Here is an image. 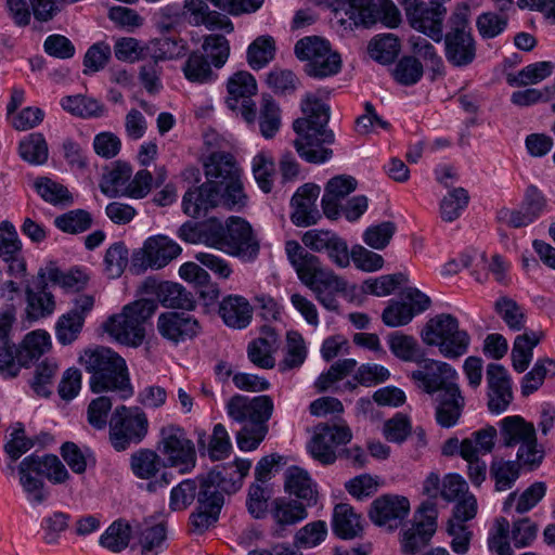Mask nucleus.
I'll list each match as a JSON object with an SVG mask.
<instances>
[{
    "mask_svg": "<svg viewBox=\"0 0 555 555\" xmlns=\"http://www.w3.org/2000/svg\"><path fill=\"white\" fill-rule=\"evenodd\" d=\"M204 172L205 183L183 196L182 208L186 215L199 218L216 207L240 210L247 205L242 169L233 156L212 152L204 160Z\"/></svg>",
    "mask_w": 555,
    "mask_h": 555,
    "instance_id": "nucleus-1",
    "label": "nucleus"
},
{
    "mask_svg": "<svg viewBox=\"0 0 555 555\" xmlns=\"http://www.w3.org/2000/svg\"><path fill=\"white\" fill-rule=\"evenodd\" d=\"M179 235L186 242L203 244L244 261L254 260L259 251L255 232L250 224L240 217H230L224 224L215 218L195 228L184 224Z\"/></svg>",
    "mask_w": 555,
    "mask_h": 555,
    "instance_id": "nucleus-2",
    "label": "nucleus"
},
{
    "mask_svg": "<svg viewBox=\"0 0 555 555\" xmlns=\"http://www.w3.org/2000/svg\"><path fill=\"white\" fill-rule=\"evenodd\" d=\"M423 391L438 393L436 417L442 427L456 424L464 406V398L455 383L457 373L448 363L434 359H422L418 369L410 374Z\"/></svg>",
    "mask_w": 555,
    "mask_h": 555,
    "instance_id": "nucleus-3",
    "label": "nucleus"
},
{
    "mask_svg": "<svg viewBox=\"0 0 555 555\" xmlns=\"http://www.w3.org/2000/svg\"><path fill=\"white\" fill-rule=\"evenodd\" d=\"M77 361L91 374L89 385L93 392L115 391L122 399L133 395L126 361L114 350L106 347L86 348L79 352Z\"/></svg>",
    "mask_w": 555,
    "mask_h": 555,
    "instance_id": "nucleus-4",
    "label": "nucleus"
},
{
    "mask_svg": "<svg viewBox=\"0 0 555 555\" xmlns=\"http://www.w3.org/2000/svg\"><path fill=\"white\" fill-rule=\"evenodd\" d=\"M157 306L154 300L142 298L126 305L121 312L109 317L103 330L115 341L138 347L145 337L144 323L154 314Z\"/></svg>",
    "mask_w": 555,
    "mask_h": 555,
    "instance_id": "nucleus-5",
    "label": "nucleus"
},
{
    "mask_svg": "<svg viewBox=\"0 0 555 555\" xmlns=\"http://www.w3.org/2000/svg\"><path fill=\"white\" fill-rule=\"evenodd\" d=\"M20 483L31 504L41 503L47 492L43 477L59 483L68 478V472L55 455H29L25 457L17 468Z\"/></svg>",
    "mask_w": 555,
    "mask_h": 555,
    "instance_id": "nucleus-6",
    "label": "nucleus"
},
{
    "mask_svg": "<svg viewBox=\"0 0 555 555\" xmlns=\"http://www.w3.org/2000/svg\"><path fill=\"white\" fill-rule=\"evenodd\" d=\"M421 338L425 345L437 347L448 359L464 356L470 344L469 334L461 328L459 320L450 313L430 318L421 332Z\"/></svg>",
    "mask_w": 555,
    "mask_h": 555,
    "instance_id": "nucleus-7",
    "label": "nucleus"
},
{
    "mask_svg": "<svg viewBox=\"0 0 555 555\" xmlns=\"http://www.w3.org/2000/svg\"><path fill=\"white\" fill-rule=\"evenodd\" d=\"M443 52L447 62L455 68H465L477 56V43L472 34L466 7H456L448 22V31L443 35Z\"/></svg>",
    "mask_w": 555,
    "mask_h": 555,
    "instance_id": "nucleus-8",
    "label": "nucleus"
},
{
    "mask_svg": "<svg viewBox=\"0 0 555 555\" xmlns=\"http://www.w3.org/2000/svg\"><path fill=\"white\" fill-rule=\"evenodd\" d=\"M153 181L149 170L141 169L133 175L129 164L119 162L103 175L100 190L107 197L140 199L152 191Z\"/></svg>",
    "mask_w": 555,
    "mask_h": 555,
    "instance_id": "nucleus-9",
    "label": "nucleus"
},
{
    "mask_svg": "<svg viewBox=\"0 0 555 555\" xmlns=\"http://www.w3.org/2000/svg\"><path fill=\"white\" fill-rule=\"evenodd\" d=\"M156 450L164 464L180 473L191 472L196 465V449L186 431L179 425L167 424L159 429Z\"/></svg>",
    "mask_w": 555,
    "mask_h": 555,
    "instance_id": "nucleus-10",
    "label": "nucleus"
},
{
    "mask_svg": "<svg viewBox=\"0 0 555 555\" xmlns=\"http://www.w3.org/2000/svg\"><path fill=\"white\" fill-rule=\"evenodd\" d=\"M149 418L139 406H117L109 420V440L114 449L122 451L131 443L141 442L149 433Z\"/></svg>",
    "mask_w": 555,
    "mask_h": 555,
    "instance_id": "nucleus-11",
    "label": "nucleus"
},
{
    "mask_svg": "<svg viewBox=\"0 0 555 555\" xmlns=\"http://www.w3.org/2000/svg\"><path fill=\"white\" fill-rule=\"evenodd\" d=\"M52 347V337L48 331L37 328L28 332L17 346L12 345L7 364L0 363V374L4 378L16 377L23 367L49 353Z\"/></svg>",
    "mask_w": 555,
    "mask_h": 555,
    "instance_id": "nucleus-12",
    "label": "nucleus"
},
{
    "mask_svg": "<svg viewBox=\"0 0 555 555\" xmlns=\"http://www.w3.org/2000/svg\"><path fill=\"white\" fill-rule=\"evenodd\" d=\"M500 436L505 447L518 446L517 460L525 465H538L543 454L538 449L535 429L518 415L506 416L500 422Z\"/></svg>",
    "mask_w": 555,
    "mask_h": 555,
    "instance_id": "nucleus-13",
    "label": "nucleus"
},
{
    "mask_svg": "<svg viewBox=\"0 0 555 555\" xmlns=\"http://www.w3.org/2000/svg\"><path fill=\"white\" fill-rule=\"evenodd\" d=\"M182 253L181 246L164 234L149 236L132 254V269L137 272L147 269L159 270L168 266Z\"/></svg>",
    "mask_w": 555,
    "mask_h": 555,
    "instance_id": "nucleus-14",
    "label": "nucleus"
},
{
    "mask_svg": "<svg viewBox=\"0 0 555 555\" xmlns=\"http://www.w3.org/2000/svg\"><path fill=\"white\" fill-rule=\"evenodd\" d=\"M225 103L232 111H237L247 124L256 121V105L253 98L258 92L256 78L248 70H237L227 80Z\"/></svg>",
    "mask_w": 555,
    "mask_h": 555,
    "instance_id": "nucleus-15",
    "label": "nucleus"
},
{
    "mask_svg": "<svg viewBox=\"0 0 555 555\" xmlns=\"http://www.w3.org/2000/svg\"><path fill=\"white\" fill-rule=\"evenodd\" d=\"M438 511L434 501H424L416 511L414 524L402 533L401 548L414 554L424 547L437 529Z\"/></svg>",
    "mask_w": 555,
    "mask_h": 555,
    "instance_id": "nucleus-16",
    "label": "nucleus"
},
{
    "mask_svg": "<svg viewBox=\"0 0 555 555\" xmlns=\"http://www.w3.org/2000/svg\"><path fill=\"white\" fill-rule=\"evenodd\" d=\"M430 299L414 287H408L400 294L399 300H390L382 313V320L389 327L406 325L416 315L428 309Z\"/></svg>",
    "mask_w": 555,
    "mask_h": 555,
    "instance_id": "nucleus-17",
    "label": "nucleus"
},
{
    "mask_svg": "<svg viewBox=\"0 0 555 555\" xmlns=\"http://www.w3.org/2000/svg\"><path fill=\"white\" fill-rule=\"evenodd\" d=\"M225 410L228 416L235 422H247L253 426L266 425L272 415L273 402L268 396L248 398L236 395L227 402Z\"/></svg>",
    "mask_w": 555,
    "mask_h": 555,
    "instance_id": "nucleus-18",
    "label": "nucleus"
},
{
    "mask_svg": "<svg viewBox=\"0 0 555 555\" xmlns=\"http://www.w3.org/2000/svg\"><path fill=\"white\" fill-rule=\"evenodd\" d=\"M411 26L425 34L436 42L443 38V20L447 9L437 2L426 7L424 3H410L405 7Z\"/></svg>",
    "mask_w": 555,
    "mask_h": 555,
    "instance_id": "nucleus-19",
    "label": "nucleus"
},
{
    "mask_svg": "<svg viewBox=\"0 0 555 555\" xmlns=\"http://www.w3.org/2000/svg\"><path fill=\"white\" fill-rule=\"evenodd\" d=\"M410 513V502L405 496L387 494L376 499L371 507L372 521L388 530L397 529Z\"/></svg>",
    "mask_w": 555,
    "mask_h": 555,
    "instance_id": "nucleus-20",
    "label": "nucleus"
},
{
    "mask_svg": "<svg viewBox=\"0 0 555 555\" xmlns=\"http://www.w3.org/2000/svg\"><path fill=\"white\" fill-rule=\"evenodd\" d=\"M350 428L346 425L320 424L314 428V460L328 465L336 460V448L349 442Z\"/></svg>",
    "mask_w": 555,
    "mask_h": 555,
    "instance_id": "nucleus-21",
    "label": "nucleus"
},
{
    "mask_svg": "<svg viewBox=\"0 0 555 555\" xmlns=\"http://www.w3.org/2000/svg\"><path fill=\"white\" fill-rule=\"evenodd\" d=\"M167 467L157 450H141L131 456L132 473L140 479L149 480L151 491L170 482L169 474L166 472Z\"/></svg>",
    "mask_w": 555,
    "mask_h": 555,
    "instance_id": "nucleus-22",
    "label": "nucleus"
},
{
    "mask_svg": "<svg viewBox=\"0 0 555 555\" xmlns=\"http://www.w3.org/2000/svg\"><path fill=\"white\" fill-rule=\"evenodd\" d=\"M183 17L193 26H204L208 30H221L224 34L234 31L233 22L217 11L209 9L204 0H184Z\"/></svg>",
    "mask_w": 555,
    "mask_h": 555,
    "instance_id": "nucleus-23",
    "label": "nucleus"
},
{
    "mask_svg": "<svg viewBox=\"0 0 555 555\" xmlns=\"http://www.w3.org/2000/svg\"><path fill=\"white\" fill-rule=\"evenodd\" d=\"M488 408L494 414L507 410L513 400L509 376L501 364L491 363L487 367Z\"/></svg>",
    "mask_w": 555,
    "mask_h": 555,
    "instance_id": "nucleus-24",
    "label": "nucleus"
},
{
    "mask_svg": "<svg viewBox=\"0 0 555 555\" xmlns=\"http://www.w3.org/2000/svg\"><path fill=\"white\" fill-rule=\"evenodd\" d=\"M159 335L175 344L192 339L201 332L198 322L184 312H164L157 319Z\"/></svg>",
    "mask_w": 555,
    "mask_h": 555,
    "instance_id": "nucleus-25",
    "label": "nucleus"
},
{
    "mask_svg": "<svg viewBox=\"0 0 555 555\" xmlns=\"http://www.w3.org/2000/svg\"><path fill=\"white\" fill-rule=\"evenodd\" d=\"M250 467L249 460L237 459L233 463L212 469L206 478L201 480V485H214L221 495L224 492H236L242 487Z\"/></svg>",
    "mask_w": 555,
    "mask_h": 555,
    "instance_id": "nucleus-26",
    "label": "nucleus"
},
{
    "mask_svg": "<svg viewBox=\"0 0 555 555\" xmlns=\"http://www.w3.org/2000/svg\"><path fill=\"white\" fill-rule=\"evenodd\" d=\"M330 116V105L314 100V164H324L334 155L335 133L327 126Z\"/></svg>",
    "mask_w": 555,
    "mask_h": 555,
    "instance_id": "nucleus-27",
    "label": "nucleus"
},
{
    "mask_svg": "<svg viewBox=\"0 0 555 555\" xmlns=\"http://www.w3.org/2000/svg\"><path fill=\"white\" fill-rule=\"evenodd\" d=\"M334 15L346 28L369 26L376 22L377 11L373 0H340L332 4Z\"/></svg>",
    "mask_w": 555,
    "mask_h": 555,
    "instance_id": "nucleus-28",
    "label": "nucleus"
},
{
    "mask_svg": "<svg viewBox=\"0 0 555 555\" xmlns=\"http://www.w3.org/2000/svg\"><path fill=\"white\" fill-rule=\"evenodd\" d=\"M197 494L198 506L191 516V524L196 530L204 531L217 521L223 504V495L214 485H199Z\"/></svg>",
    "mask_w": 555,
    "mask_h": 555,
    "instance_id": "nucleus-29",
    "label": "nucleus"
},
{
    "mask_svg": "<svg viewBox=\"0 0 555 555\" xmlns=\"http://www.w3.org/2000/svg\"><path fill=\"white\" fill-rule=\"evenodd\" d=\"M142 295L152 296V300L167 308H191V295L178 283L146 280L141 288Z\"/></svg>",
    "mask_w": 555,
    "mask_h": 555,
    "instance_id": "nucleus-30",
    "label": "nucleus"
},
{
    "mask_svg": "<svg viewBox=\"0 0 555 555\" xmlns=\"http://www.w3.org/2000/svg\"><path fill=\"white\" fill-rule=\"evenodd\" d=\"M293 144L298 155L312 162V101L305 98L300 105V115L293 121Z\"/></svg>",
    "mask_w": 555,
    "mask_h": 555,
    "instance_id": "nucleus-31",
    "label": "nucleus"
},
{
    "mask_svg": "<svg viewBox=\"0 0 555 555\" xmlns=\"http://www.w3.org/2000/svg\"><path fill=\"white\" fill-rule=\"evenodd\" d=\"M7 0V10L18 25H27L30 22L31 11L39 21H48L59 10L56 0Z\"/></svg>",
    "mask_w": 555,
    "mask_h": 555,
    "instance_id": "nucleus-32",
    "label": "nucleus"
},
{
    "mask_svg": "<svg viewBox=\"0 0 555 555\" xmlns=\"http://www.w3.org/2000/svg\"><path fill=\"white\" fill-rule=\"evenodd\" d=\"M345 287V281L339 279L332 270L320 267L314 259V293L318 300L327 310L337 309L336 295L343 292Z\"/></svg>",
    "mask_w": 555,
    "mask_h": 555,
    "instance_id": "nucleus-33",
    "label": "nucleus"
},
{
    "mask_svg": "<svg viewBox=\"0 0 555 555\" xmlns=\"http://www.w3.org/2000/svg\"><path fill=\"white\" fill-rule=\"evenodd\" d=\"M280 346L279 335L271 327H263L258 338L248 346V358L261 369H272L275 364L274 354Z\"/></svg>",
    "mask_w": 555,
    "mask_h": 555,
    "instance_id": "nucleus-34",
    "label": "nucleus"
},
{
    "mask_svg": "<svg viewBox=\"0 0 555 555\" xmlns=\"http://www.w3.org/2000/svg\"><path fill=\"white\" fill-rule=\"evenodd\" d=\"M194 435L199 451H206L211 460L218 461L229 456L232 444L223 425L216 424L210 436L203 428H195Z\"/></svg>",
    "mask_w": 555,
    "mask_h": 555,
    "instance_id": "nucleus-35",
    "label": "nucleus"
},
{
    "mask_svg": "<svg viewBox=\"0 0 555 555\" xmlns=\"http://www.w3.org/2000/svg\"><path fill=\"white\" fill-rule=\"evenodd\" d=\"M220 315L229 327L242 330L251 321L253 307L243 296L230 295L221 301Z\"/></svg>",
    "mask_w": 555,
    "mask_h": 555,
    "instance_id": "nucleus-36",
    "label": "nucleus"
},
{
    "mask_svg": "<svg viewBox=\"0 0 555 555\" xmlns=\"http://www.w3.org/2000/svg\"><path fill=\"white\" fill-rule=\"evenodd\" d=\"M314 251H323L339 268L349 266L346 241L332 231H314Z\"/></svg>",
    "mask_w": 555,
    "mask_h": 555,
    "instance_id": "nucleus-37",
    "label": "nucleus"
},
{
    "mask_svg": "<svg viewBox=\"0 0 555 555\" xmlns=\"http://www.w3.org/2000/svg\"><path fill=\"white\" fill-rule=\"evenodd\" d=\"M333 530L341 539H354L363 531V518L349 504H337L333 513Z\"/></svg>",
    "mask_w": 555,
    "mask_h": 555,
    "instance_id": "nucleus-38",
    "label": "nucleus"
},
{
    "mask_svg": "<svg viewBox=\"0 0 555 555\" xmlns=\"http://www.w3.org/2000/svg\"><path fill=\"white\" fill-rule=\"evenodd\" d=\"M340 68L339 53L332 49L328 40L314 36V78L334 76Z\"/></svg>",
    "mask_w": 555,
    "mask_h": 555,
    "instance_id": "nucleus-39",
    "label": "nucleus"
},
{
    "mask_svg": "<svg viewBox=\"0 0 555 555\" xmlns=\"http://www.w3.org/2000/svg\"><path fill=\"white\" fill-rule=\"evenodd\" d=\"M26 307L24 317L29 322H36L52 315L56 309L53 294L46 288L34 291L29 287L25 291Z\"/></svg>",
    "mask_w": 555,
    "mask_h": 555,
    "instance_id": "nucleus-40",
    "label": "nucleus"
},
{
    "mask_svg": "<svg viewBox=\"0 0 555 555\" xmlns=\"http://www.w3.org/2000/svg\"><path fill=\"white\" fill-rule=\"evenodd\" d=\"M276 40L271 35L256 37L246 49V62L254 70L268 66L276 55Z\"/></svg>",
    "mask_w": 555,
    "mask_h": 555,
    "instance_id": "nucleus-41",
    "label": "nucleus"
},
{
    "mask_svg": "<svg viewBox=\"0 0 555 555\" xmlns=\"http://www.w3.org/2000/svg\"><path fill=\"white\" fill-rule=\"evenodd\" d=\"M498 431L493 426H487L474 431L462 440V459L480 457L491 453L495 446Z\"/></svg>",
    "mask_w": 555,
    "mask_h": 555,
    "instance_id": "nucleus-42",
    "label": "nucleus"
},
{
    "mask_svg": "<svg viewBox=\"0 0 555 555\" xmlns=\"http://www.w3.org/2000/svg\"><path fill=\"white\" fill-rule=\"evenodd\" d=\"M387 344L391 353L401 361L420 363L423 359L421 346L411 335L402 332L390 333Z\"/></svg>",
    "mask_w": 555,
    "mask_h": 555,
    "instance_id": "nucleus-43",
    "label": "nucleus"
},
{
    "mask_svg": "<svg viewBox=\"0 0 555 555\" xmlns=\"http://www.w3.org/2000/svg\"><path fill=\"white\" fill-rule=\"evenodd\" d=\"M211 63L205 55L193 52L189 55L182 67L183 75L186 80L193 83H211L217 80V74L212 69Z\"/></svg>",
    "mask_w": 555,
    "mask_h": 555,
    "instance_id": "nucleus-44",
    "label": "nucleus"
},
{
    "mask_svg": "<svg viewBox=\"0 0 555 555\" xmlns=\"http://www.w3.org/2000/svg\"><path fill=\"white\" fill-rule=\"evenodd\" d=\"M541 334L538 332H526L515 338L512 349L513 367L522 373L527 370L532 360L533 348L540 343Z\"/></svg>",
    "mask_w": 555,
    "mask_h": 555,
    "instance_id": "nucleus-45",
    "label": "nucleus"
},
{
    "mask_svg": "<svg viewBox=\"0 0 555 555\" xmlns=\"http://www.w3.org/2000/svg\"><path fill=\"white\" fill-rule=\"evenodd\" d=\"M254 178L264 193H269L273 186L275 175L274 157L270 151L260 150L251 160Z\"/></svg>",
    "mask_w": 555,
    "mask_h": 555,
    "instance_id": "nucleus-46",
    "label": "nucleus"
},
{
    "mask_svg": "<svg viewBox=\"0 0 555 555\" xmlns=\"http://www.w3.org/2000/svg\"><path fill=\"white\" fill-rule=\"evenodd\" d=\"M545 491L544 482H534L519 495L517 492H512L503 503V512L508 513L514 502L517 501L516 512L519 514L527 513L543 499Z\"/></svg>",
    "mask_w": 555,
    "mask_h": 555,
    "instance_id": "nucleus-47",
    "label": "nucleus"
},
{
    "mask_svg": "<svg viewBox=\"0 0 555 555\" xmlns=\"http://www.w3.org/2000/svg\"><path fill=\"white\" fill-rule=\"evenodd\" d=\"M356 366L357 361L353 359L339 360L318 377L314 386L320 392L338 391V382L343 380L347 375L353 372Z\"/></svg>",
    "mask_w": 555,
    "mask_h": 555,
    "instance_id": "nucleus-48",
    "label": "nucleus"
},
{
    "mask_svg": "<svg viewBox=\"0 0 555 555\" xmlns=\"http://www.w3.org/2000/svg\"><path fill=\"white\" fill-rule=\"evenodd\" d=\"M288 259L297 273L298 279L307 287H312V256L297 242H287Z\"/></svg>",
    "mask_w": 555,
    "mask_h": 555,
    "instance_id": "nucleus-49",
    "label": "nucleus"
},
{
    "mask_svg": "<svg viewBox=\"0 0 555 555\" xmlns=\"http://www.w3.org/2000/svg\"><path fill=\"white\" fill-rule=\"evenodd\" d=\"M202 50L206 54L205 57L211 63V65L219 69L228 62L231 53V46L225 36L209 34L203 38Z\"/></svg>",
    "mask_w": 555,
    "mask_h": 555,
    "instance_id": "nucleus-50",
    "label": "nucleus"
},
{
    "mask_svg": "<svg viewBox=\"0 0 555 555\" xmlns=\"http://www.w3.org/2000/svg\"><path fill=\"white\" fill-rule=\"evenodd\" d=\"M186 53V43L172 38L153 39L147 42V56L155 62L182 57Z\"/></svg>",
    "mask_w": 555,
    "mask_h": 555,
    "instance_id": "nucleus-51",
    "label": "nucleus"
},
{
    "mask_svg": "<svg viewBox=\"0 0 555 555\" xmlns=\"http://www.w3.org/2000/svg\"><path fill=\"white\" fill-rule=\"evenodd\" d=\"M555 65L552 62L542 61L527 65L515 75L507 76V82L511 86L535 85L547 78L554 70Z\"/></svg>",
    "mask_w": 555,
    "mask_h": 555,
    "instance_id": "nucleus-52",
    "label": "nucleus"
},
{
    "mask_svg": "<svg viewBox=\"0 0 555 555\" xmlns=\"http://www.w3.org/2000/svg\"><path fill=\"white\" fill-rule=\"evenodd\" d=\"M20 156L31 165H42L47 162L49 150L41 133H30L20 142Z\"/></svg>",
    "mask_w": 555,
    "mask_h": 555,
    "instance_id": "nucleus-53",
    "label": "nucleus"
},
{
    "mask_svg": "<svg viewBox=\"0 0 555 555\" xmlns=\"http://www.w3.org/2000/svg\"><path fill=\"white\" fill-rule=\"evenodd\" d=\"M85 322L81 317L67 311L61 314L54 325V333L57 343L62 346L74 344L82 332Z\"/></svg>",
    "mask_w": 555,
    "mask_h": 555,
    "instance_id": "nucleus-54",
    "label": "nucleus"
},
{
    "mask_svg": "<svg viewBox=\"0 0 555 555\" xmlns=\"http://www.w3.org/2000/svg\"><path fill=\"white\" fill-rule=\"evenodd\" d=\"M131 537L130 525L127 521L117 520L100 537V544L112 552H120L128 546Z\"/></svg>",
    "mask_w": 555,
    "mask_h": 555,
    "instance_id": "nucleus-55",
    "label": "nucleus"
},
{
    "mask_svg": "<svg viewBox=\"0 0 555 555\" xmlns=\"http://www.w3.org/2000/svg\"><path fill=\"white\" fill-rule=\"evenodd\" d=\"M281 124V111L279 105L270 96H263L259 114L261 135L266 139H272L279 132Z\"/></svg>",
    "mask_w": 555,
    "mask_h": 555,
    "instance_id": "nucleus-56",
    "label": "nucleus"
},
{
    "mask_svg": "<svg viewBox=\"0 0 555 555\" xmlns=\"http://www.w3.org/2000/svg\"><path fill=\"white\" fill-rule=\"evenodd\" d=\"M520 466L515 461H504L502 459L492 461L490 465V475L495 481L496 491H506L511 489L519 477Z\"/></svg>",
    "mask_w": 555,
    "mask_h": 555,
    "instance_id": "nucleus-57",
    "label": "nucleus"
},
{
    "mask_svg": "<svg viewBox=\"0 0 555 555\" xmlns=\"http://www.w3.org/2000/svg\"><path fill=\"white\" fill-rule=\"evenodd\" d=\"M410 49L413 54L423 59L436 74L442 75L444 64L436 48L423 36L413 35L409 38Z\"/></svg>",
    "mask_w": 555,
    "mask_h": 555,
    "instance_id": "nucleus-58",
    "label": "nucleus"
},
{
    "mask_svg": "<svg viewBox=\"0 0 555 555\" xmlns=\"http://www.w3.org/2000/svg\"><path fill=\"white\" fill-rule=\"evenodd\" d=\"M367 50L372 59L380 63H390L398 55L400 46L395 35L383 34L370 41Z\"/></svg>",
    "mask_w": 555,
    "mask_h": 555,
    "instance_id": "nucleus-59",
    "label": "nucleus"
},
{
    "mask_svg": "<svg viewBox=\"0 0 555 555\" xmlns=\"http://www.w3.org/2000/svg\"><path fill=\"white\" fill-rule=\"evenodd\" d=\"M62 108L78 117H98L103 113V106L94 99L83 95H67L60 102Z\"/></svg>",
    "mask_w": 555,
    "mask_h": 555,
    "instance_id": "nucleus-60",
    "label": "nucleus"
},
{
    "mask_svg": "<svg viewBox=\"0 0 555 555\" xmlns=\"http://www.w3.org/2000/svg\"><path fill=\"white\" fill-rule=\"evenodd\" d=\"M292 220L298 227L310 224L312 208V185L307 183L300 186L292 198Z\"/></svg>",
    "mask_w": 555,
    "mask_h": 555,
    "instance_id": "nucleus-61",
    "label": "nucleus"
},
{
    "mask_svg": "<svg viewBox=\"0 0 555 555\" xmlns=\"http://www.w3.org/2000/svg\"><path fill=\"white\" fill-rule=\"evenodd\" d=\"M114 54L118 61L135 63L147 56V42L133 37H120L115 40Z\"/></svg>",
    "mask_w": 555,
    "mask_h": 555,
    "instance_id": "nucleus-62",
    "label": "nucleus"
},
{
    "mask_svg": "<svg viewBox=\"0 0 555 555\" xmlns=\"http://www.w3.org/2000/svg\"><path fill=\"white\" fill-rule=\"evenodd\" d=\"M34 188L42 199L51 204H68L73 196L66 186L46 177L34 181Z\"/></svg>",
    "mask_w": 555,
    "mask_h": 555,
    "instance_id": "nucleus-63",
    "label": "nucleus"
},
{
    "mask_svg": "<svg viewBox=\"0 0 555 555\" xmlns=\"http://www.w3.org/2000/svg\"><path fill=\"white\" fill-rule=\"evenodd\" d=\"M511 525L504 517L495 519L493 528L488 538V546L490 551L496 555H513L511 546Z\"/></svg>",
    "mask_w": 555,
    "mask_h": 555,
    "instance_id": "nucleus-64",
    "label": "nucleus"
}]
</instances>
